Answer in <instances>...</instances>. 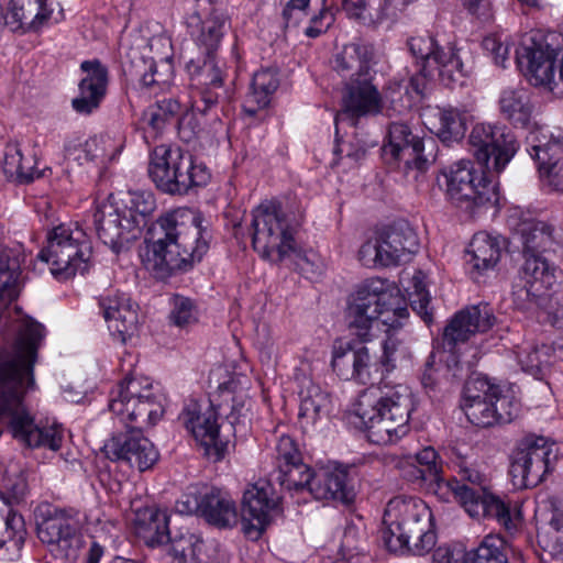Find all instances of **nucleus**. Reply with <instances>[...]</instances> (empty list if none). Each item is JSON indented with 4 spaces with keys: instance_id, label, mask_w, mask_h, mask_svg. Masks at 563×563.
Returning a JSON list of instances; mask_svg holds the SVG:
<instances>
[{
    "instance_id": "obj_1",
    "label": "nucleus",
    "mask_w": 563,
    "mask_h": 563,
    "mask_svg": "<svg viewBox=\"0 0 563 563\" xmlns=\"http://www.w3.org/2000/svg\"><path fill=\"white\" fill-rule=\"evenodd\" d=\"M44 335L41 323L23 320L18 330L15 353L0 358V421L7 420L13 437L27 446L57 451L63 441L62 428L37 426L23 404L26 389L34 385L33 365Z\"/></svg>"
},
{
    "instance_id": "obj_2",
    "label": "nucleus",
    "mask_w": 563,
    "mask_h": 563,
    "mask_svg": "<svg viewBox=\"0 0 563 563\" xmlns=\"http://www.w3.org/2000/svg\"><path fill=\"white\" fill-rule=\"evenodd\" d=\"M470 152L485 170L475 169L471 161H460L444 173L446 198L457 208L475 212L483 207H494L499 200L497 185L487 173L499 174L512 159L518 143L506 128L477 123L468 135Z\"/></svg>"
},
{
    "instance_id": "obj_3",
    "label": "nucleus",
    "mask_w": 563,
    "mask_h": 563,
    "mask_svg": "<svg viewBox=\"0 0 563 563\" xmlns=\"http://www.w3.org/2000/svg\"><path fill=\"white\" fill-rule=\"evenodd\" d=\"M200 213L175 209L157 218L147 230L143 263L157 279L190 271L209 249L210 235Z\"/></svg>"
},
{
    "instance_id": "obj_4",
    "label": "nucleus",
    "mask_w": 563,
    "mask_h": 563,
    "mask_svg": "<svg viewBox=\"0 0 563 563\" xmlns=\"http://www.w3.org/2000/svg\"><path fill=\"white\" fill-rule=\"evenodd\" d=\"M408 314L404 298L398 291L388 289L386 282L382 279L366 280L349 298L347 325L362 342L371 341L375 336L372 333L374 328H385L387 335L379 357L383 373L393 372L397 358L405 353L402 342L391 331L401 328V320Z\"/></svg>"
},
{
    "instance_id": "obj_5",
    "label": "nucleus",
    "mask_w": 563,
    "mask_h": 563,
    "mask_svg": "<svg viewBox=\"0 0 563 563\" xmlns=\"http://www.w3.org/2000/svg\"><path fill=\"white\" fill-rule=\"evenodd\" d=\"M380 539L395 554L424 555L437 542L432 511L417 497H394L385 508Z\"/></svg>"
},
{
    "instance_id": "obj_6",
    "label": "nucleus",
    "mask_w": 563,
    "mask_h": 563,
    "mask_svg": "<svg viewBox=\"0 0 563 563\" xmlns=\"http://www.w3.org/2000/svg\"><path fill=\"white\" fill-rule=\"evenodd\" d=\"M412 410L411 394L402 385L371 386L360 394L355 405V415L368 440L377 445L394 443L406 435Z\"/></svg>"
},
{
    "instance_id": "obj_7",
    "label": "nucleus",
    "mask_w": 563,
    "mask_h": 563,
    "mask_svg": "<svg viewBox=\"0 0 563 563\" xmlns=\"http://www.w3.org/2000/svg\"><path fill=\"white\" fill-rule=\"evenodd\" d=\"M496 322L493 309L487 303L470 306L456 312L445 325L442 335L444 351L449 352L445 364L437 366V353L431 352L421 375V384L427 393L440 389L443 380L453 382L463 377V367L455 355L456 347L467 342L476 333L489 331ZM442 361V355H440Z\"/></svg>"
},
{
    "instance_id": "obj_8",
    "label": "nucleus",
    "mask_w": 563,
    "mask_h": 563,
    "mask_svg": "<svg viewBox=\"0 0 563 563\" xmlns=\"http://www.w3.org/2000/svg\"><path fill=\"white\" fill-rule=\"evenodd\" d=\"M155 210L151 191L129 192L121 207L102 205L93 214L98 238L115 254L126 251L141 236Z\"/></svg>"
},
{
    "instance_id": "obj_9",
    "label": "nucleus",
    "mask_w": 563,
    "mask_h": 563,
    "mask_svg": "<svg viewBox=\"0 0 563 563\" xmlns=\"http://www.w3.org/2000/svg\"><path fill=\"white\" fill-rule=\"evenodd\" d=\"M305 212L295 203L284 208L277 200H266L252 210V245L263 258L277 252L279 258L295 250V234L303 223Z\"/></svg>"
},
{
    "instance_id": "obj_10",
    "label": "nucleus",
    "mask_w": 563,
    "mask_h": 563,
    "mask_svg": "<svg viewBox=\"0 0 563 563\" xmlns=\"http://www.w3.org/2000/svg\"><path fill=\"white\" fill-rule=\"evenodd\" d=\"M459 478L444 481L443 488L450 490L472 518H493L514 534L520 523V514L512 515L509 506L489 492V481L476 468L460 465Z\"/></svg>"
},
{
    "instance_id": "obj_11",
    "label": "nucleus",
    "mask_w": 563,
    "mask_h": 563,
    "mask_svg": "<svg viewBox=\"0 0 563 563\" xmlns=\"http://www.w3.org/2000/svg\"><path fill=\"white\" fill-rule=\"evenodd\" d=\"M147 172L156 188L168 195H187L192 188L206 186L210 179L207 166L178 146H156L151 153Z\"/></svg>"
},
{
    "instance_id": "obj_12",
    "label": "nucleus",
    "mask_w": 563,
    "mask_h": 563,
    "mask_svg": "<svg viewBox=\"0 0 563 563\" xmlns=\"http://www.w3.org/2000/svg\"><path fill=\"white\" fill-rule=\"evenodd\" d=\"M554 33H531L516 51L518 65L529 82L553 96L563 97V47L554 43Z\"/></svg>"
},
{
    "instance_id": "obj_13",
    "label": "nucleus",
    "mask_w": 563,
    "mask_h": 563,
    "mask_svg": "<svg viewBox=\"0 0 563 563\" xmlns=\"http://www.w3.org/2000/svg\"><path fill=\"white\" fill-rule=\"evenodd\" d=\"M91 256V241L82 228L62 223L47 233L46 245L37 258L49 265L55 278L66 280L77 273L85 274Z\"/></svg>"
},
{
    "instance_id": "obj_14",
    "label": "nucleus",
    "mask_w": 563,
    "mask_h": 563,
    "mask_svg": "<svg viewBox=\"0 0 563 563\" xmlns=\"http://www.w3.org/2000/svg\"><path fill=\"white\" fill-rule=\"evenodd\" d=\"M165 397L154 390L147 377L128 376L111 394L109 409L123 423L143 429L154 426L164 415Z\"/></svg>"
},
{
    "instance_id": "obj_15",
    "label": "nucleus",
    "mask_w": 563,
    "mask_h": 563,
    "mask_svg": "<svg viewBox=\"0 0 563 563\" xmlns=\"http://www.w3.org/2000/svg\"><path fill=\"white\" fill-rule=\"evenodd\" d=\"M36 533L56 556L74 562L84 548L79 511L48 504L36 509Z\"/></svg>"
},
{
    "instance_id": "obj_16",
    "label": "nucleus",
    "mask_w": 563,
    "mask_h": 563,
    "mask_svg": "<svg viewBox=\"0 0 563 563\" xmlns=\"http://www.w3.org/2000/svg\"><path fill=\"white\" fill-rule=\"evenodd\" d=\"M419 250V239L406 221L384 225L362 244L358 260L365 267H389L408 262Z\"/></svg>"
},
{
    "instance_id": "obj_17",
    "label": "nucleus",
    "mask_w": 563,
    "mask_h": 563,
    "mask_svg": "<svg viewBox=\"0 0 563 563\" xmlns=\"http://www.w3.org/2000/svg\"><path fill=\"white\" fill-rule=\"evenodd\" d=\"M435 142L432 137L421 139L413 135L402 122H393L388 129L387 142L382 147V157L393 167L416 168L424 172L435 159Z\"/></svg>"
},
{
    "instance_id": "obj_18",
    "label": "nucleus",
    "mask_w": 563,
    "mask_h": 563,
    "mask_svg": "<svg viewBox=\"0 0 563 563\" xmlns=\"http://www.w3.org/2000/svg\"><path fill=\"white\" fill-rule=\"evenodd\" d=\"M553 443L544 437L530 434L521 439L512 453L509 474L515 486H537L549 472Z\"/></svg>"
},
{
    "instance_id": "obj_19",
    "label": "nucleus",
    "mask_w": 563,
    "mask_h": 563,
    "mask_svg": "<svg viewBox=\"0 0 563 563\" xmlns=\"http://www.w3.org/2000/svg\"><path fill=\"white\" fill-rule=\"evenodd\" d=\"M104 454L115 462L125 463L140 472L150 470L158 460V451L144 437L142 429L129 428L108 440L103 445Z\"/></svg>"
},
{
    "instance_id": "obj_20",
    "label": "nucleus",
    "mask_w": 563,
    "mask_h": 563,
    "mask_svg": "<svg viewBox=\"0 0 563 563\" xmlns=\"http://www.w3.org/2000/svg\"><path fill=\"white\" fill-rule=\"evenodd\" d=\"M279 497L269 482L258 481L250 485L242 498L243 531L251 540L263 534L278 507Z\"/></svg>"
},
{
    "instance_id": "obj_21",
    "label": "nucleus",
    "mask_w": 563,
    "mask_h": 563,
    "mask_svg": "<svg viewBox=\"0 0 563 563\" xmlns=\"http://www.w3.org/2000/svg\"><path fill=\"white\" fill-rule=\"evenodd\" d=\"M179 419L196 441L203 446L206 455L214 462L223 459L228 443L219 437L218 413L212 404H209L202 412L201 406L196 400H190L185 405Z\"/></svg>"
},
{
    "instance_id": "obj_22",
    "label": "nucleus",
    "mask_w": 563,
    "mask_h": 563,
    "mask_svg": "<svg viewBox=\"0 0 563 563\" xmlns=\"http://www.w3.org/2000/svg\"><path fill=\"white\" fill-rule=\"evenodd\" d=\"M373 76L353 78L352 81H346L344 108L334 119L336 128L345 121L355 126L357 119L382 112L383 98L377 87L372 82Z\"/></svg>"
},
{
    "instance_id": "obj_23",
    "label": "nucleus",
    "mask_w": 563,
    "mask_h": 563,
    "mask_svg": "<svg viewBox=\"0 0 563 563\" xmlns=\"http://www.w3.org/2000/svg\"><path fill=\"white\" fill-rule=\"evenodd\" d=\"M331 366L341 379L366 385L372 380V369L375 364L369 350L363 343L335 340Z\"/></svg>"
},
{
    "instance_id": "obj_24",
    "label": "nucleus",
    "mask_w": 563,
    "mask_h": 563,
    "mask_svg": "<svg viewBox=\"0 0 563 563\" xmlns=\"http://www.w3.org/2000/svg\"><path fill=\"white\" fill-rule=\"evenodd\" d=\"M103 318L110 333L121 343L132 338L139 327V306L131 298L119 291H112L99 299Z\"/></svg>"
},
{
    "instance_id": "obj_25",
    "label": "nucleus",
    "mask_w": 563,
    "mask_h": 563,
    "mask_svg": "<svg viewBox=\"0 0 563 563\" xmlns=\"http://www.w3.org/2000/svg\"><path fill=\"white\" fill-rule=\"evenodd\" d=\"M295 382L300 401L299 420L303 427H312L329 415L331 409L330 394L314 383L302 367L296 369Z\"/></svg>"
},
{
    "instance_id": "obj_26",
    "label": "nucleus",
    "mask_w": 563,
    "mask_h": 563,
    "mask_svg": "<svg viewBox=\"0 0 563 563\" xmlns=\"http://www.w3.org/2000/svg\"><path fill=\"white\" fill-rule=\"evenodd\" d=\"M80 68L86 76L78 85L79 95L73 99L71 106L77 113L90 114L99 108L106 96L108 69L98 59L85 60Z\"/></svg>"
},
{
    "instance_id": "obj_27",
    "label": "nucleus",
    "mask_w": 563,
    "mask_h": 563,
    "mask_svg": "<svg viewBox=\"0 0 563 563\" xmlns=\"http://www.w3.org/2000/svg\"><path fill=\"white\" fill-rule=\"evenodd\" d=\"M310 494L317 500H334L349 504L354 499V489L349 483L345 467L327 465L314 471Z\"/></svg>"
},
{
    "instance_id": "obj_28",
    "label": "nucleus",
    "mask_w": 563,
    "mask_h": 563,
    "mask_svg": "<svg viewBox=\"0 0 563 563\" xmlns=\"http://www.w3.org/2000/svg\"><path fill=\"white\" fill-rule=\"evenodd\" d=\"M501 257V245L497 238L486 232L474 234L466 250L467 271L471 278L479 282L481 277L494 271Z\"/></svg>"
},
{
    "instance_id": "obj_29",
    "label": "nucleus",
    "mask_w": 563,
    "mask_h": 563,
    "mask_svg": "<svg viewBox=\"0 0 563 563\" xmlns=\"http://www.w3.org/2000/svg\"><path fill=\"white\" fill-rule=\"evenodd\" d=\"M375 49L372 44L353 42L335 55L334 69L346 81L374 75Z\"/></svg>"
},
{
    "instance_id": "obj_30",
    "label": "nucleus",
    "mask_w": 563,
    "mask_h": 563,
    "mask_svg": "<svg viewBox=\"0 0 563 563\" xmlns=\"http://www.w3.org/2000/svg\"><path fill=\"white\" fill-rule=\"evenodd\" d=\"M527 152L538 167L543 166L563 153V129L560 126L537 125L526 136Z\"/></svg>"
},
{
    "instance_id": "obj_31",
    "label": "nucleus",
    "mask_w": 563,
    "mask_h": 563,
    "mask_svg": "<svg viewBox=\"0 0 563 563\" xmlns=\"http://www.w3.org/2000/svg\"><path fill=\"white\" fill-rule=\"evenodd\" d=\"M181 112L180 102L176 99L168 98L156 101L154 104L148 106L142 113V121L155 132H161L167 124L177 123L179 134L186 141H189L199 131H187L186 119L179 120Z\"/></svg>"
},
{
    "instance_id": "obj_32",
    "label": "nucleus",
    "mask_w": 563,
    "mask_h": 563,
    "mask_svg": "<svg viewBox=\"0 0 563 563\" xmlns=\"http://www.w3.org/2000/svg\"><path fill=\"white\" fill-rule=\"evenodd\" d=\"M522 244V253H537L552 251L556 245L554 227L543 220L528 218L521 220L515 229Z\"/></svg>"
},
{
    "instance_id": "obj_33",
    "label": "nucleus",
    "mask_w": 563,
    "mask_h": 563,
    "mask_svg": "<svg viewBox=\"0 0 563 563\" xmlns=\"http://www.w3.org/2000/svg\"><path fill=\"white\" fill-rule=\"evenodd\" d=\"M462 48L440 47L435 51L433 64L439 73L441 81L451 86L463 82L473 70V62Z\"/></svg>"
},
{
    "instance_id": "obj_34",
    "label": "nucleus",
    "mask_w": 563,
    "mask_h": 563,
    "mask_svg": "<svg viewBox=\"0 0 563 563\" xmlns=\"http://www.w3.org/2000/svg\"><path fill=\"white\" fill-rule=\"evenodd\" d=\"M501 115L515 126L526 128L532 118L534 106L529 90L522 87H507L498 99Z\"/></svg>"
},
{
    "instance_id": "obj_35",
    "label": "nucleus",
    "mask_w": 563,
    "mask_h": 563,
    "mask_svg": "<svg viewBox=\"0 0 563 563\" xmlns=\"http://www.w3.org/2000/svg\"><path fill=\"white\" fill-rule=\"evenodd\" d=\"M202 517L211 525L229 527L236 522L238 510L229 493L216 488H205Z\"/></svg>"
},
{
    "instance_id": "obj_36",
    "label": "nucleus",
    "mask_w": 563,
    "mask_h": 563,
    "mask_svg": "<svg viewBox=\"0 0 563 563\" xmlns=\"http://www.w3.org/2000/svg\"><path fill=\"white\" fill-rule=\"evenodd\" d=\"M278 86L279 79L275 70L267 68L256 71L243 106L244 112L254 117L258 110L266 108Z\"/></svg>"
},
{
    "instance_id": "obj_37",
    "label": "nucleus",
    "mask_w": 563,
    "mask_h": 563,
    "mask_svg": "<svg viewBox=\"0 0 563 563\" xmlns=\"http://www.w3.org/2000/svg\"><path fill=\"white\" fill-rule=\"evenodd\" d=\"M136 530L150 547L165 544L170 541L168 516L157 508H145L135 519Z\"/></svg>"
},
{
    "instance_id": "obj_38",
    "label": "nucleus",
    "mask_w": 563,
    "mask_h": 563,
    "mask_svg": "<svg viewBox=\"0 0 563 563\" xmlns=\"http://www.w3.org/2000/svg\"><path fill=\"white\" fill-rule=\"evenodd\" d=\"M230 101L229 91L223 87L221 70L212 66L210 80L206 81L203 87L198 90L192 107L201 114L214 112L218 118L217 109L223 107Z\"/></svg>"
},
{
    "instance_id": "obj_39",
    "label": "nucleus",
    "mask_w": 563,
    "mask_h": 563,
    "mask_svg": "<svg viewBox=\"0 0 563 563\" xmlns=\"http://www.w3.org/2000/svg\"><path fill=\"white\" fill-rule=\"evenodd\" d=\"M435 118L437 123L433 125V132L441 142L450 145L462 141L467 129L465 111L454 107H443L438 109Z\"/></svg>"
},
{
    "instance_id": "obj_40",
    "label": "nucleus",
    "mask_w": 563,
    "mask_h": 563,
    "mask_svg": "<svg viewBox=\"0 0 563 563\" xmlns=\"http://www.w3.org/2000/svg\"><path fill=\"white\" fill-rule=\"evenodd\" d=\"M525 262L519 271L521 282L539 286L542 291L549 290L558 282L556 268L542 254H523Z\"/></svg>"
},
{
    "instance_id": "obj_41",
    "label": "nucleus",
    "mask_w": 563,
    "mask_h": 563,
    "mask_svg": "<svg viewBox=\"0 0 563 563\" xmlns=\"http://www.w3.org/2000/svg\"><path fill=\"white\" fill-rule=\"evenodd\" d=\"M214 553V549L207 548L194 534L174 540L169 550L173 563H218Z\"/></svg>"
},
{
    "instance_id": "obj_42",
    "label": "nucleus",
    "mask_w": 563,
    "mask_h": 563,
    "mask_svg": "<svg viewBox=\"0 0 563 563\" xmlns=\"http://www.w3.org/2000/svg\"><path fill=\"white\" fill-rule=\"evenodd\" d=\"M20 261L11 250L0 251V303L4 307L18 296Z\"/></svg>"
},
{
    "instance_id": "obj_43",
    "label": "nucleus",
    "mask_w": 563,
    "mask_h": 563,
    "mask_svg": "<svg viewBox=\"0 0 563 563\" xmlns=\"http://www.w3.org/2000/svg\"><path fill=\"white\" fill-rule=\"evenodd\" d=\"M316 470H311L303 461L290 463L289 465L276 468V481L287 490H305L310 493V483L312 482Z\"/></svg>"
},
{
    "instance_id": "obj_44",
    "label": "nucleus",
    "mask_w": 563,
    "mask_h": 563,
    "mask_svg": "<svg viewBox=\"0 0 563 563\" xmlns=\"http://www.w3.org/2000/svg\"><path fill=\"white\" fill-rule=\"evenodd\" d=\"M342 10L349 19L364 25H371L384 19L382 0H342Z\"/></svg>"
},
{
    "instance_id": "obj_45",
    "label": "nucleus",
    "mask_w": 563,
    "mask_h": 563,
    "mask_svg": "<svg viewBox=\"0 0 563 563\" xmlns=\"http://www.w3.org/2000/svg\"><path fill=\"white\" fill-rule=\"evenodd\" d=\"M0 519L4 520L8 540L20 548L26 537L24 519L11 508V501L4 495L0 496Z\"/></svg>"
},
{
    "instance_id": "obj_46",
    "label": "nucleus",
    "mask_w": 563,
    "mask_h": 563,
    "mask_svg": "<svg viewBox=\"0 0 563 563\" xmlns=\"http://www.w3.org/2000/svg\"><path fill=\"white\" fill-rule=\"evenodd\" d=\"M383 104L386 102L396 112H404L411 107L413 96L402 79L393 78L380 92Z\"/></svg>"
},
{
    "instance_id": "obj_47",
    "label": "nucleus",
    "mask_w": 563,
    "mask_h": 563,
    "mask_svg": "<svg viewBox=\"0 0 563 563\" xmlns=\"http://www.w3.org/2000/svg\"><path fill=\"white\" fill-rule=\"evenodd\" d=\"M141 75V82L146 88L157 86L159 89L168 87L173 80L174 66L169 57L162 58L159 62L153 59L148 63V71Z\"/></svg>"
},
{
    "instance_id": "obj_48",
    "label": "nucleus",
    "mask_w": 563,
    "mask_h": 563,
    "mask_svg": "<svg viewBox=\"0 0 563 563\" xmlns=\"http://www.w3.org/2000/svg\"><path fill=\"white\" fill-rule=\"evenodd\" d=\"M498 386L484 376L471 377L464 385L463 407L473 402L493 400L498 394Z\"/></svg>"
},
{
    "instance_id": "obj_49",
    "label": "nucleus",
    "mask_w": 563,
    "mask_h": 563,
    "mask_svg": "<svg viewBox=\"0 0 563 563\" xmlns=\"http://www.w3.org/2000/svg\"><path fill=\"white\" fill-rule=\"evenodd\" d=\"M549 349L547 345L537 346L532 344L518 347L516 357L521 369L533 375L540 373L542 366L549 363Z\"/></svg>"
},
{
    "instance_id": "obj_50",
    "label": "nucleus",
    "mask_w": 563,
    "mask_h": 563,
    "mask_svg": "<svg viewBox=\"0 0 563 563\" xmlns=\"http://www.w3.org/2000/svg\"><path fill=\"white\" fill-rule=\"evenodd\" d=\"M224 29L225 21L219 16H210L200 23V31L196 38L198 44L206 48L208 55L218 48Z\"/></svg>"
},
{
    "instance_id": "obj_51",
    "label": "nucleus",
    "mask_w": 563,
    "mask_h": 563,
    "mask_svg": "<svg viewBox=\"0 0 563 563\" xmlns=\"http://www.w3.org/2000/svg\"><path fill=\"white\" fill-rule=\"evenodd\" d=\"M411 456L419 464V467L424 470L429 478V485L434 484L439 489H443L445 479L441 476L442 466L439 462L438 452L432 446H426L411 454Z\"/></svg>"
},
{
    "instance_id": "obj_52",
    "label": "nucleus",
    "mask_w": 563,
    "mask_h": 563,
    "mask_svg": "<svg viewBox=\"0 0 563 563\" xmlns=\"http://www.w3.org/2000/svg\"><path fill=\"white\" fill-rule=\"evenodd\" d=\"M472 563H508L503 540L493 536L485 537L473 552Z\"/></svg>"
},
{
    "instance_id": "obj_53",
    "label": "nucleus",
    "mask_w": 563,
    "mask_h": 563,
    "mask_svg": "<svg viewBox=\"0 0 563 563\" xmlns=\"http://www.w3.org/2000/svg\"><path fill=\"white\" fill-rule=\"evenodd\" d=\"M409 300L411 308L426 323H430L432 321V312L429 310L431 297L426 288L421 272L412 277V287L409 291Z\"/></svg>"
},
{
    "instance_id": "obj_54",
    "label": "nucleus",
    "mask_w": 563,
    "mask_h": 563,
    "mask_svg": "<svg viewBox=\"0 0 563 563\" xmlns=\"http://www.w3.org/2000/svg\"><path fill=\"white\" fill-rule=\"evenodd\" d=\"M463 409L468 421L477 427L488 428L498 423L494 399L468 404Z\"/></svg>"
},
{
    "instance_id": "obj_55",
    "label": "nucleus",
    "mask_w": 563,
    "mask_h": 563,
    "mask_svg": "<svg viewBox=\"0 0 563 563\" xmlns=\"http://www.w3.org/2000/svg\"><path fill=\"white\" fill-rule=\"evenodd\" d=\"M172 305L173 308L169 313V319L173 324L184 328L198 320L196 305L190 298L175 295L172 298Z\"/></svg>"
},
{
    "instance_id": "obj_56",
    "label": "nucleus",
    "mask_w": 563,
    "mask_h": 563,
    "mask_svg": "<svg viewBox=\"0 0 563 563\" xmlns=\"http://www.w3.org/2000/svg\"><path fill=\"white\" fill-rule=\"evenodd\" d=\"M539 319L553 327H563V292L544 295L541 303Z\"/></svg>"
},
{
    "instance_id": "obj_57",
    "label": "nucleus",
    "mask_w": 563,
    "mask_h": 563,
    "mask_svg": "<svg viewBox=\"0 0 563 563\" xmlns=\"http://www.w3.org/2000/svg\"><path fill=\"white\" fill-rule=\"evenodd\" d=\"M205 485H191L176 501L175 509L180 515H200L202 517V501Z\"/></svg>"
},
{
    "instance_id": "obj_58",
    "label": "nucleus",
    "mask_w": 563,
    "mask_h": 563,
    "mask_svg": "<svg viewBox=\"0 0 563 563\" xmlns=\"http://www.w3.org/2000/svg\"><path fill=\"white\" fill-rule=\"evenodd\" d=\"M544 295V291H542L539 286L521 282V278L512 285V302L521 310L529 309L532 305L537 303L539 299L542 300Z\"/></svg>"
},
{
    "instance_id": "obj_59",
    "label": "nucleus",
    "mask_w": 563,
    "mask_h": 563,
    "mask_svg": "<svg viewBox=\"0 0 563 563\" xmlns=\"http://www.w3.org/2000/svg\"><path fill=\"white\" fill-rule=\"evenodd\" d=\"M494 408L498 423H508L517 417L520 408L519 401L509 393L498 386V394L494 397Z\"/></svg>"
},
{
    "instance_id": "obj_60",
    "label": "nucleus",
    "mask_w": 563,
    "mask_h": 563,
    "mask_svg": "<svg viewBox=\"0 0 563 563\" xmlns=\"http://www.w3.org/2000/svg\"><path fill=\"white\" fill-rule=\"evenodd\" d=\"M408 48L411 55L421 60V64H426L429 66L435 55V51L440 48L437 45L434 38L432 36H412L407 42Z\"/></svg>"
},
{
    "instance_id": "obj_61",
    "label": "nucleus",
    "mask_w": 563,
    "mask_h": 563,
    "mask_svg": "<svg viewBox=\"0 0 563 563\" xmlns=\"http://www.w3.org/2000/svg\"><path fill=\"white\" fill-rule=\"evenodd\" d=\"M4 168L8 173L16 174L25 181L34 179L33 173L23 164V155L18 143H9L4 153Z\"/></svg>"
},
{
    "instance_id": "obj_62",
    "label": "nucleus",
    "mask_w": 563,
    "mask_h": 563,
    "mask_svg": "<svg viewBox=\"0 0 563 563\" xmlns=\"http://www.w3.org/2000/svg\"><path fill=\"white\" fill-rule=\"evenodd\" d=\"M396 467L407 482L418 486L429 485V478L423 468L412 459L411 454H402L397 457Z\"/></svg>"
},
{
    "instance_id": "obj_63",
    "label": "nucleus",
    "mask_w": 563,
    "mask_h": 563,
    "mask_svg": "<svg viewBox=\"0 0 563 563\" xmlns=\"http://www.w3.org/2000/svg\"><path fill=\"white\" fill-rule=\"evenodd\" d=\"M276 468L289 465L290 463H299L302 461L301 452L298 449L296 441L289 435L279 437L276 444Z\"/></svg>"
},
{
    "instance_id": "obj_64",
    "label": "nucleus",
    "mask_w": 563,
    "mask_h": 563,
    "mask_svg": "<svg viewBox=\"0 0 563 563\" xmlns=\"http://www.w3.org/2000/svg\"><path fill=\"white\" fill-rule=\"evenodd\" d=\"M541 180L554 191L563 192V157L538 167Z\"/></svg>"
}]
</instances>
